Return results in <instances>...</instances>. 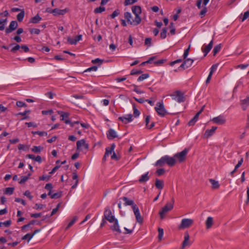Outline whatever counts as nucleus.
I'll return each mask as SVG.
<instances>
[{"label": "nucleus", "instance_id": "1", "mask_svg": "<svg viewBox=\"0 0 249 249\" xmlns=\"http://www.w3.org/2000/svg\"><path fill=\"white\" fill-rule=\"evenodd\" d=\"M176 162V159L174 158L166 155L157 160L155 163V166H162L165 163H166L169 166H173L175 165Z\"/></svg>", "mask_w": 249, "mask_h": 249}, {"label": "nucleus", "instance_id": "2", "mask_svg": "<svg viewBox=\"0 0 249 249\" xmlns=\"http://www.w3.org/2000/svg\"><path fill=\"white\" fill-rule=\"evenodd\" d=\"M174 202V198L172 197L171 201L167 203L166 205L162 208L161 211L159 212V214L161 219H163L165 216V213L173 208Z\"/></svg>", "mask_w": 249, "mask_h": 249}, {"label": "nucleus", "instance_id": "3", "mask_svg": "<svg viewBox=\"0 0 249 249\" xmlns=\"http://www.w3.org/2000/svg\"><path fill=\"white\" fill-rule=\"evenodd\" d=\"M173 100L178 103L183 102L185 101L184 94L180 90H176L171 94Z\"/></svg>", "mask_w": 249, "mask_h": 249}, {"label": "nucleus", "instance_id": "4", "mask_svg": "<svg viewBox=\"0 0 249 249\" xmlns=\"http://www.w3.org/2000/svg\"><path fill=\"white\" fill-rule=\"evenodd\" d=\"M155 109L159 115L163 117L165 116L168 113L165 110L163 104L162 102H158L155 107Z\"/></svg>", "mask_w": 249, "mask_h": 249}, {"label": "nucleus", "instance_id": "5", "mask_svg": "<svg viewBox=\"0 0 249 249\" xmlns=\"http://www.w3.org/2000/svg\"><path fill=\"white\" fill-rule=\"evenodd\" d=\"M89 145L84 139L78 141L76 142V149L78 151H83L85 150L86 151L89 149Z\"/></svg>", "mask_w": 249, "mask_h": 249}, {"label": "nucleus", "instance_id": "6", "mask_svg": "<svg viewBox=\"0 0 249 249\" xmlns=\"http://www.w3.org/2000/svg\"><path fill=\"white\" fill-rule=\"evenodd\" d=\"M189 151L187 148H185L180 152L177 153L174 155V158L176 159L179 162L184 161L186 159V155Z\"/></svg>", "mask_w": 249, "mask_h": 249}, {"label": "nucleus", "instance_id": "7", "mask_svg": "<svg viewBox=\"0 0 249 249\" xmlns=\"http://www.w3.org/2000/svg\"><path fill=\"white\" fill-rule=\"evenodd\" d=\"M194 223V220L192 219L184 218L181 220V223L178 226L179 229H184L188 228Z\"/></svg>", "mask_w": 249, "mask_h": 249}, {"label": "nucleus", "instance_id": "8", "mask_svg": "<svg viewBox=\"0 0 249 249\" xmlns=\"http://www.w3.org/2000/svg\"><path fill=\"white\" fill-rule=\"evenodd\" d=\"M58 114L60 115V116L62 117L61 120L64 121V122L66 124H70L71 126H73L74 124H78V122H74L73 123H71L70 121L69 120L65 119L66 118H68L69 114L67 112H64L62 111H58Z\"/></svg>", "mask_w": 249, "mask_h": 249}, {"label": "nucleus", "instance_id": "9", "mask_svg": "<svg viewBox=\"0 0 249 249\" xmlns=\"http://www.w3.org/2000/svg\"><path fill=\"white\" fill-rule=\"evenodd\" d=\"M104 218L108 221L109 222L112 223L115 220L114 216L112 214L111 210L108 208L105 209L104 213Z\"/></svg>", "mask_w": 249, "mask_h": 249}, {"label": "nucleus", "instance_id": "10", "mask_svg": "<svg viewBox=\"0 0 249 249\" xmlns=\"http://www.w3.org/2000/svg\"><path fill=\"white\" fill-rule=\"evenodd\" d=\"M18 22H17V21H16V20L12 21L10 22L9 27L8 28H6V29L5 30V33L6 34H8L11 33L12 32H13V31H14L15 29H17V28L18 27Z\"/></svg>", "mask_w": 249, "mask_h": 249}, {"label": "nucleus", "instance_id": "11", "mask_svg": "<svg viewBox=\"0 0 249 249\" xmlns=\"http://www.w3.org/2000/svg\"><path fill=\"white\" fill-rule=\"evenodd\" d=\"M194 60L191 58H185L183 62L179 66V68L185 70V69L188 68L191 66L192 63L194 62Z\"/></svg>", "mask_w": 249, "mask_h": 249}, {"label": "nucleus", "instance_id": "12", "mask_svg": "<svg viewBox=\"0 0 249 249\" xmlns=\"http://www.w3.org/2000/svg\"><path fill=\"white\" fill-rule=\"evenodd\" d=\"M118 120L122 122L123 123L126 124L132 121V115L129 114L124 116L119 117L118 118Z\"/></svg>", "mask_w": 249, "mask_h": 249}, {"label": "nucleus", "instance_id": "13", "mask_svg": "<svg viewBox=\"0 0 249 249\" xmlns=\"http://www.w3.org/2000/svg\"><path fill=\"white\" fill-rule=\"evenodd\" d=\"M217 128V127L216 126H213L211 129L206 130L203 135L204 138L208 139V138L212 136L214 134Z\"/></svg>", "mask_w": 249, "mask_h": 249}, {"label": "nucleus", "instance_id": "14", "mask_svg": "<svg viewBox=\"0 0 249 249\" xmlns=\"http://www.w3.org/2000/svg\"><path fill=\"white\" fill-rule=\"evenodd\" d=\"M212 121L215 124H223L226 122V119L222 116L219 115L217 117L213 118Z\"/></svg>", "mask_w": 249, "mask_h": 249}, {"label": "nucleus", "instance_id": "15", "mask_svg": "<svg viewBox=\"0 0 249 249\" xmlns=\"http://www.w3.org/2000/svg\"><path fill=\"white\" fill-rule=\"evenodd\" d=\"M108 139L112 140L118 137L116 132L113 129L110 128L107 133Z\"/></svg>", "mask_w": 249, "mask_h": 249}, {"label": "nucleus", "instance_id": "16", "mask_svg": "<svg viewBox=\"0 0 249 249\" xmlns=\"http://www.w3.org/2000/svg\"><path fill=\"white\" fill-rule=\"evenodd\" d=\"M68 12V9L65 8L64 9H59L57 8H55L53 9V15L54 16H60V15H64Z\"/></svg>", "mask_w": 249, "mask_h": 249}, {"label": "nucleus", "instance_id": "17", "mask_svg": "<svg viewBox=\"0 0 249 249\" xmlns=\"http://www.w3.org/2000/svg\"><path fill=\"white\" fill-rule=\"evenodd\" d=\"M240 105L242 108L245 110L249 106V96L247 97L245 99L240 101Z\"/></svg>", "mask_w": 249, "mask_h": 249}, {"label": "nucleus", "instance_id": "18", "mask_svg": "<svg viewBox=\"0 0 249 249\" xmlns=\"http://www.w3.org/2000/svg\"><path fill=\"white\" fill-rule=\"evenodd\" d=\"M213 41L212 40L208 45L202 48V51L204 53V56H206L208 53L210 51L213 47Z\"/></svg>", "mask_w": 249, "mask_h": 249}, {"label": "nucleus", "instance_id": "19", "mask_svg": "<svg viewBox=\"0 0 249 249\" xmlns=\"http://www.w3.org/2000/svg\"><path fill=\"white\" fill-rule=\"evenodd\" d=\"M115 147V143H112L110 147H107L106 148V152L105 153V157H108L109 154H111Z\"/></svg>", "mask_w": 249, "mask_h": 249}, {"label": "nucleus", "instance_id": "20", "mask_svg": "<svg viewBox=\"0 0 249 249\" xmlns=\"http://www.w3.org/2000/svg\"><path fill=\"white\" fill-rule=\"evenodd\" d=\"M121 199L124 201V205L125 206H132L135 203L133 200L125 196L123 197Z\"/></svg>", "mask_w": 249, "mask_h": 249}, {"label": "nucleus", "instance_id": "21", "mask_svg": "<svg viewBox=\"0 0 249 249\" xmlns=\"http://www.w3.org/2000/svg\"><path fill=\"white\" fill-rule=\"evenodd\" d=\"M190 245V243L189 242V235L188 233H186L184 237V240L182 244V248H184L185 247H188Z\"/></svg>", "mask_w": 249, "mask_h": 249}, {"label": "nucleus", "instance_id": "22", "mask_svg": "<svg viewBox=\"0 0 249 249\" xmlns=\"http://www.w3.org/2000/svg\"><path fill=\"white\" fill-rule=\"evenodd\" d=\"M113 222H114V224L113 226L111 227V229L114 231H117L119 233H121V231L119 229V226L117 219H115V220Z\"/></svg>", "mask_w": 249, "mask_h": 249}, {"label": "nucleus", "instance_id": "23", "mask_svg": "<svg viewBox=\"0 0 249 249\" xmlns=\"http://www.w3.org/2000/svg\"><path fill=\"white\" fill-rule=\"evenodd\" d=\"M213 224V218L212 217L209 216L207 218L206 221V227L207 229H210Z\"/></svg>", "mask_w": 249, "mask_h": 249}, {"label": "nucleus", "instance_id": "24", "mask_svg": "<svg viewBox=\"0 0 249 249\" xmlns=\"http://www.w3.org/2000/svg\"><path fill=\"white\" fill-rule=\"evenodd\" d=\"M149 172H147L145 174L141 176L139 179V181L140 183H143L146 182L149 179V176H148Z\"/></svg>", "mask_w": 249, "mask_h": 249}, {"label": "nucleus", "instance_id": "25", "mask_svg": "<svg viewBox=\"0 0 249 249\" xmlns=\"http://www.w3.org/2000/svg\"><path fill=\"white\" fill-rule=\"evenodd\" d=\"M150 118H151L150 116H149V115H147L145 117V124H146V127L148 129H151L153 127H154L155 125V123L154 122H152L150 125L148 124L149 121H150Z\"/></svg>", "mask_w": 249, "mask_h": 249}, {"label": "nucleus", "instance_id": "26", "mask_svg": "<svg viewBox=\"0 0 249 249\" xmlns=\"http://www.w3.org/2000/svg\"><path fill=\"white\" fill-rule=\"evenodd\" d=\"M141 22V18L139 15H135L134 19L132 20V22H130L131 25H137L139 24Z\"/></svg>", "mask_w": 249, "mask_h": 249}, {"label": "nucleus", "instance_id": "27", "mask_svg": "<svg viewBox=\"0 0 249 249\" xmlns=\"http://www.w3.org/2000/svg\"><path fill=\"white\" fill-rule=\"evenodd\" d=\"M155 186L159 189H162L164 186L163 181L160 180L158 178L156 179Z\"/></svg>", "mask_w": 249, "mask_h": 249}, {"label": "nucleus", "instance_id": "28", "mask_svg": "<svg viewBox=\"0 0 249 249\" xmlns=\"http://www.w3.org/2000/svg\"><path fill=\"white\" fill-rule=\"evenodd\" d=\"M41 18L39 16V15L37 14L30 19V22L32 23H37L41 20Z\"/></svg>", "mask_w": 249, "mask_h": 249}, {"label": "nucleus", "instance_id": "29", "mask_svg": "<svg viewBox=\"0 0 249 249\" xmlns=\"http://www.w3.org/2000/svg\"><path fill=\"white\" fill-rule=\"evenodd\" d=\"M132 11L135 15H139L141 13V8L139 6H133L132 7Z\"/></svg>", "mask_w": 249, "mask_h": 249}, {"label": "nucleus", "instance_id": "30", "mask_svg": "<svg viewBox=\"0 0 249 249\" xmlns=\"http://www.w3.org/2000/svg\"><path fill=\"white\" fill-rule=\"evenodd\" d=\"M209 181L212 185V189H216L219 187V184L218 181H216L213 179H210Z\"/></svg>", "mask_w": 249, "mask_h": 249}, {"label": "nucleus", "instance_id": "31", "mask_svg": "<svg viewBox=\"0 0 249 249\" xmlns=\"http://www.w3.org/2000/svg\"><path fill=\"white\" fill-rule=\"evenodd\" d=\"M134 215L136 217L137 222L140 224H142L143 222V218L141 216L140 212L135 213Z\"/></svg>", "mask_w": 249, "mask_h": 249}, {"label": "nucleus", "instance_id": "32", "mask_svg": "<svg viewBox=\"0 0 249 249\" xmlns=\"http://www.w3.org/2000/svg\"><path fill=\"white\" fill-rule=\"evenodd\" d=\"M43 149V147L41 146H34L32 149L31 150L32 152L36 153H39Z\"/></svg>", "mask_w": 249, "mask_h": 249}, {"label": "nucleus", "instance_id": "33", "mask_svg": "<svg viewBox=\"0 0 249 249\" xmlns=\"http://www.w3.org/2000/svg\"><path fill=\"white\" fill-rule=\"evenodd\" d=\"M25 15V12L23 9L21 10V12L17 15V20L19 22H21L23 20Z\"/></svg>", "mask_w": 249, "mask_h": 249}, {"label": "nucleus", "instance_id": "34", "mask_svg": "<svg viewBox=\"0 0 249 249\" xmlns=\"http://www.w3.org/2000/svg\"><path fill=\"white\" fill-rule=\"evenodd\" d=\"M124 16L127 22L130 24V22H132V20H131L132 18L131 13L128 12H125L124 14Z\"/></svg>", "mask_w": 249, "mask_h": 249}, {"label": "nucleus", "instance_id": "35", "mask_svg": "<svg viewBox=\"0 0 249 249\" xmlns=\"http://www.w3.org/2000/svg\"><path fill=\"white\" fill-rule=\"evenodd\" d=\"M50 196V197L51 198L53 199V198H60L61 197V196H62V192H57V193H55L54 194H52Z\"/></svg>", "mask_w": 249, "mask_h": 249}, {"label": "nucleus", "instance_id": "36", "mask_svg": "<svg viewBox=\"0 0 249 249\" xmlns=\"http://www.w3.org/2000/svg\"><path fill=\"white\" fill-rule=\"evenodd\" d=\"M221 48V44H219L217 45L216 46H215L214 47L213 50V55H216V53L220 51Z\"/></svg>", "mask_w": 249, "mask_h": 249}, {"label": "nucleus", "instance_id": "37", "mask_svg": "<svg viewBox=\"0 0 249 249\" xmlns=\"http://www.w3.org/2000/svg\"><path fill=\"white\" fill-rule=\"evenodd\" d=\"M133 115L135 117H137L140 115V111L136 108V105L135 104L133 105Z\"/></svg>", "mask_w": 249, "mask_h": 249}, {"label": "nucleus", "instance_id": "38", "mask_svg": "<svg viewBox=\"0 0 249 249\" xmlns=\"http://www.w3.org/2000/svg\"><path fill=\"white\" fill-rule=\"evenodd\" d=\"M45 189L49 191L48 195H51L52 193V190L53 189L52 184L50 183L46 184L45 186Z\"/></svg>", "mask_w": 249, "mask_h": 249}, {"label": "nucleus", "instance_id": "39", "mask_svg": "<svg viewBox=\"0 0 249 249\" xmlns=\"http://www.w3.org/2000/svg\"><path fill=\"white\" fill-rule=\"evenodd\" d=\"M105 10L106 9L104 7L100 6L99 7L96 8L94 10V12L96 14L101 13L102 12L105 11Z\"/></svg>", "mask_w": 249, "mask_h": 249}, {"label": "nucleus", "instance_id": "40", "mask_svg": "<svg viewBox=\"0 0 249 249\" xmlns=\"http://www.w3.org/2000/svg\"><path fill=\"white\" fill-rule=\"evenodd\" d=\"M149 75L148 73L142 74L139 77L137 80L138 81H143L144 79L147 78L148 77H149Z\"/></svg>", "mask_w": 249, "mask_h": 249}, {"label": "nucleus", "instance_id": "41", "mask_svg": "<svg viewBox=\"0 0 249 249\" xmlns=\"http://www.w3.org/2000/svg\"><path fill=\"white\" fill-rule=\"evenodd\" d=\"M14 188L13 187H8L5 189L4 193L7 195H12L13 193Z\"/></svg>", "mask_w": 249, "mask_h": 249}, {"label": "nucleus", "instance_id": "42", "mask_svg": "<svg viewBox=\"0 0 249 249\" xmlns=\"http://www.w3.org/2000/svg\"><path fill=\"white\" fill-rule=\"evenodd\" d=\"M77 220V217L76 216H74L72 219L69 222L68 224L67 227H66V229H68L70 228L71 226H72L74 223L76 222V221Z\"/></svg>", "mask_w": 249, "mask_h": 249}, {"label": "nucleus", "instance_id": "43", "mask_svg": "<svg viewBox=\"0 0 249 249\" xmlns=\"http://www.w3.org/2000/svg\"><path fill=\"white\" fill-rule=\"evenodd\" d=\"M7 21V18L0 19V27H2V31L4 30L5 29V26L6 25Z\"/></svg>", "mask_w": 249, "mask_h": 249}, {"label": "nucleus", "instance_id": "44", "mask_svg": "<svg viewBox=\"0 0 249 249\" xmlns=\"http://www.w3.org/2000/svg\"><path fill=\"white\" fill-rule=\"evenodd\" d=\"M167 28H164L162 29L161 32L160 33V37L162 39L165 38L166 37L167 34Z\"/></svg>", "mask_w": 249, "mask_h": 249}, {"label": "nucleus", "instance_id": "45", "mask_svg": "<svg viewBox=\"0 0 249 249\" xmlns=\"http://www.w3.org/2000/svg\"><path fill=\"white\" fill-rule=\"evenodd\" d=\"M33 237V234H31V233H27L24 236H23L22 238V240H28V241H29Z\"/></svg>", "mask_w": 249, "mask_h": 249}, {"label": "nucleus", "instance_id": "46", "mask_svg": "<svg viewBox=\"0 0 249 249\" xmlns=\"http://www.w3.org/2000/svg\"><path fill=\"white\" fill-rule=\"evenodd\" d=\"M32 133L34 135L38 134L40 136H43L44 135L47 136V133L46 132H44V131H32Z\"/></svg>", "mask_w": 249, "mask_h": 249}, {"label": "nucleus", "instance_id": "47", "mask_svg": "<svg viewBox=\"0 0 249 249\" xmlns=\"http://www.w3.org/2000/svg\"><path fill=\"white\" fill-rule=\"evenodd\" d=\"M30 32L31 34H35L36 35H38V34H39L40 31L38 29L32 28V29H30Z\"/></svg>", "mask_w": 249, "mask_h": 249}, {"label": "nucleus", "instance_id": "48", "mask_svg": "<svg viewBox=\"0 0 249 249\" xmlns=\"http://www.w3.org/2000/svg\"><path fill=\"white\" fill-rule=\"evenodd\" d=\"M137 1V0H124V5L125 6H127L128 5L132 4L135 3Z\"/></svg>", "mask_w": 249, "mask_h": 249}, {"label": "nucleus", "instance_id": "49", "mask_svg": "<svg viewBox=\"0 0 249 249\" xmlns=\"http://www.w3.org/2000/svg\"><path fill=\"white\" fill-rule=\"evenodd\" d=\"M163 235V230L161 228L158 229V238L159 240H161Z\"/></svg>", "mask_w": 249, "mask_h": 249}, {"label": "nucleus", "instance_id": "50", "mask_svg": "<svg viewBox=\"0 0 249 249\" xmlns=\"http://www.w3.org/2000/svg\"><path fill=\"white\" fill-rule=\"evenodd\" d=\"M205 107V106H203L201 109L195 115V116L193 117L195 119H196V121H197L199 115L202 113V112L203 111V109Z\"/></svg>", "mask_w": 249, "mask_h": 249}, {"label": "nucleus", "instance_id": "51", "mask_svg": "<svg viewBox=\"0 0 249 249\" xmlns=\"http://www.w3.org/2000/svg\"><path fill=\"white\" fill-rule=\"evenodd\" d=\"M152 39L150 37L146 38L144 41V44L146 45H147L148 47L151 46L152 45L151 43Z\"/></svg>", "mask_w": 249, "mask_h": 249}, {"label": "nucleus", "instance_id": "52", "mask_svg": "<svg viewBox=\"0 0 249 249\" xmlns=\"http://www.w3.org/2000/svg\"><path fill=\"white\" fill-rule=\"evenodd\" d=\"M207 12V9L205 6H204L203 7L202 10L200 12L199 15L201 16V18H202L205 15Z\"/></svg>", "mask_w": 249, "mask_h": 249}, {"label": "nucleus", "instance_id": "53", "mask_svg": "<svg viewBox=\"0 0 249 249\" xmlns=\"http://www.w3.org/2000/svg\"><path fill=\"white\" fill-rule=\"evenodd\" d=\"M20 48V46L19 44H16V46L13 47L11 52L13 53H15Z\"/></svg>", "mask_w": 249, "mask_h": 249}, {"label": "nucleus", "instance_id": "54", "mask_svg": "<svg viewBox=\"0 0 249 249\" xmlns=\"http://www.w3.org/2000/svg\"><path fill=\"white\" fill-rule=\"evenodd\" d=\"M16 105L18 107H26L27 105L24 102L22 101H17L16 103Z\"/></svg>", "mask_w": 249, "mask_h": 249}, {"label": "nucleus", "instance_id": "55", "mask_svg": "<svg viewBox=\"0 0 249 249\" xmlns=\"http://www.w3.org/2000/svg\"><path fill=\"white\" fill-rule=\"evenodd\" d=\"M142 72V71L141 70H132L131 72H130V74L133 75H137V74H141Z\"/></svg>", "mask_w": 249, "mask_h": 249}, {"label": "nucleus", "instance_id": "56", "mask_svg": "<svg viewBox=\"0 0 249 249\" xmlns=\"http://www.w3.org/2000/svg\"><path fill=\"white\" fill-rule=\"evenodd\" d=\"M98 67L96 66H94L91 67H90L87 70H86L84 71V72H86L88 71H96L97 70Z\"/></svg>", "mask_w": 249, "mask_h": 249}, {"label": "nucleus", "instance_id": "57", "mask_svg": "<svg viewBox=\"0 0 249 249\" xmlns=\"http://www.w3.org/2000/svg\"><path fill=\"white\" fill-rule=\"evenodd\" d=\"M51 177L50 176H44L43 175L42 176L39 177V179L40 180H49Z\"/></svg>", "mask_w": 249, "mask_h": 249}, {"label": "nucleus", "instance_id": "58", "mask_svg": "<svg viewBox=\"0 0 249 249\" xmlns=\"http://www.w3.org/2000/svg\"><path fill=\"white\" fill-rule=\"evenodd\" d=\"M131 207L134 213L140 212L139 209L136 204L134 203Z\"/></svg>", "mask_w": 249, "mask_h": 249}, {"label": "nucleus", "instance_id": "59", "mask_svg": "<svg viewBox=\"0 0 249 249\" xmlns=\"http://www.w3.org/2000/svg\"><path fill=\"white\" fill-rule=\"evenodd\" d=\"M119 14V10H115L112 14L110 15V17L112 18H115L116 17L118 16Z\"/></svg>", "mask_w": 249, "mask_h": 249}, {"label": "nucleus", "instance_id": "60", "mask_svg": "<svg viewBox=\"0 0 249 249\" xmlns=\"http://www.w3.org/2000/svg\"><path fill=\"white\" fill-rule=\"evenodd\" d=\"M190 45H189V47L184 51V54L183 55V59L186 58L187 56H188L190 51Z\"/></svg>", "mask_w": 249, "mask_h": 249}, {"label": "nucleus", "instance_id": "61", "mask_svg": "<svg viewBox=\"0 0 249 249\" xmlns=\"http://www.w3.org/2000/svg\"><path fill=\"white\" fill-rule=\"evenodd\" d=\"M67 40L71 44H76L77 43L76 40H75V38L73 39L69 37H68Z\"/></svg>", "mask_w": 249, "mask_h": 249}, {"label": "nucleus", "instance_id": "62", "mask_svg": "<svg viewBox=\"0 0 249 249\" xmlns=\"http://www.w3.org/2000/svg\"><path fill=\"white\" fill-rule=\"evenodd\" d=\"M24 195L28 197L30 200H32L33 197V196L31 195L30 192L28 190L26 191L24 193Z\"/></svg>", "mask_w": 249, "mask_h": 249}, {"label": "nucleus", "instance_id": "63", "mask_svg": "<svg viewBox=\"0 0 249 249\" xmlns=\"http://www.w3.org/2000/svg\"><path fill=\"white\" fill-rule=\"evenodd\" d=\"M28 179V176H23V177H22V178L21 179V180L19 181V184H23L26 181H27Z\"/></svg>", "mask_w": 249, "mask_h": 249}, {"label": "nucleus", "instance_id": "64", "mask_svg": "<svg viewBox=\"0 0 249 249\" xmlns=\"http://www.w3.org/2000/svg\"><path fill=\"white\" fill-rule=\"evenodd\" d=\"M249 17V10L244 13L242 21H243Z\"/></svg>", "mask_w": 249, "mask_h": 249}]
</instances>
